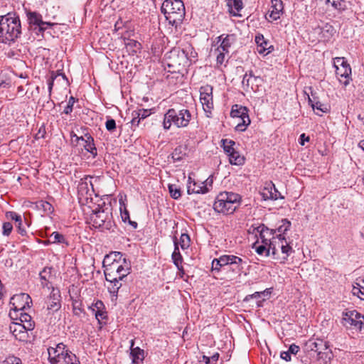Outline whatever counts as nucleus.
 <instances>
[{"mask_svg":"<svg viewBox=\"0 0 364 364\" xmlns=\"http://www.w3.org/2000/svg\"><path fill=\"white\" fill-rule=\"evenodd\" d=\"M21 21L16 13L0 16V43L10 45L21 36Z\"/></svg>","mask_w":364,"mask_h":364,"instance_id":"obj_1","label":"nucleus"},{"mask_svg":"<svg viewBox=\"0 0 364 364\" xmlns=\"http://www.w3.org/2000/svg\"><path fill=\"white\" fill-rule=\"evenodd\" d=\"M161 12L164 15L168 25L176 30L181 28L185 18V6L181 0H164L161 6Z\"/></svg>","mask_w":364,"mask_h":364,"instance_id":"obj_2","label":"nucleus"},{"mask_svg":"<svg viewBox=\"0 0 364 364\" xmlns=\"http://www.w3.org/2000/svg\"><path fill=\"white\" fill-rule=\"evenodd\" d=\"M242 197L237 193L228 191L221 192L215 200L213 209L218 213L231 215L240 205Z\"/></svg>","mask_w":364,"mask_h":364,"instance_id":"obj_3","label":"nucleus"},{"mask_svg":"<svg viewBox=\"0 0 364 364\" xmlns=\"http://www.w3.org/2000/svg\"><path fill=\"white\" fill-rule=\"evenodd\" d=\"M115 48L119 49L123 48H139L140 44L134 40L131 39L134 35V30L132 29L129 20L124 22L122 21L121 16L115 22Z\"/></svg>","mask_w":364,"mask_h":364,"instance_id":"obj_4","label":"nucleus"},{"mask_svg":"<svg viewBox=\"0 0 364 364\" xmlns=\"http://www.w3.org/2000/svg\"><path fill=\"white\" fill-rule=\"evenodd\" d=\"M192 116L187 109L176 110L173 108L168 109L164 115L163 127L168 130L173 124L178 128L187 127L191 120Z\"/></svg>","mask_w":364,"mask_h":364,"instance_id":"obj_5","label":"nucleus"},{"mask_svg":"<svg viewBox=\"0 0 364 364\" xmlns=\"http://www.w3.org/2000/svg\"><path fill=\"white\" fill-rule=\"evenodd\" d=\"M102 200V202L98 205L99 210L95 212L92 219L96 225L104 226L107 229H110L114 223L112 196H107Z\"/></svg>","mask_w":364,"mask_h":364,"instance_id":"obj_6","label":"nucleus"},{"mask_svg":"<svg viewBox=\"0 0 364 364\" xmlns=\"http://www.w3.org/2000/svg\"><path fill=\"white\" fill-rule=\"evenodd\" d=\"M341 323L347 329L360 331L364 329V315L356 310L346 309L342 312Z\"/></svg>","mask_w":364,"mask_h":364,"instance_id":"obj_7","label":"nucleus"},{"mask_svg":"<svg viewBox=\"0 0 364 364\" xmlns=\"http://www.w3.org/2000/svg\"><path fill=\"white\" fill-rule=\"evenodd\" d=\"M10 304H11L13 307L9 312V316L11 319H17L18 311H23L25 309L31 307L32 299L31 296L26 293L15 294L11 298Z\"/></svg>","mask_w":364,"mask_h":364,"instance_id":"obj_8","label":"nucleus"},{"mask_svg":"<svg viewBox=\"0 0 364 364\" xmlns=\"http://www.w3.org/2000/svg\"><path fill=\"white\" fill-rule=\"evenodd\" d=\"M249 109L240 105H233L230 111V116L232 118L239 119L235 129L239 132H244L246 130L247 126L250 124L251 121L248 114Z\"/></svg>","mask_w":364,"mask_h":364,"instance_id":"obj_9","label":"nucleus"},{"mask_svg":"<svg viewBox=\"0 0 364 364\" xmlns=\"http://www.w3.org/2000/svg\"><path fill=\"white\" fill-rule=\"evenodd\" d=\"M167 65L169 68L180 70L181 68H183L188 65V57H186L184 51L180 48H174L166 54Z\"/></svg>","mask_w":364,"mask_h":364,"instance_id":"obj_10","label":"nucleus"},{"mask_svg":"<svg viewBox=\"0 0 364 364\" xmlns=\"http://www.w3.org/2000/svg\"><path fill=\"white\" fill-rule=\"evenodd\" d=\"M221 266H230L233 272L240 274L247 264L246 257H240L233 255H223L218 258Z\"/></svg>","mask_w":364,"mask_h":364,"instance_id":"obj_11","label":"nucleus"},{"mask_svg":"<svg viewBox=\"0 0 364 364\" xmlns=\"http://www.w3.org/2000/svg\"><path fill=\"white\" fill-rule=\"evenodd\" d=\"M92 177L86 176L82 178L77 186V196L80 203L85 204L88 200H92V193L94 192L92 183Z\"/></svg>","mask_w":364,"mask_h":364,"instance_id":"obj_12","label":"nucleus"},{"mask_svg":"<svg viewBox=\"0 0 364 364\" xmlns=\"http://www.w3.org/2000/svg\"><path fill=\"white\" fill-rule=\"evenodd\" d=\"M200 101L208 117H210L213 109V87L210 85L201 86L200 88Z\"/></svg>","mask_w":364,"mask_h":364,"instance_id":"obj_13","label":"nucleus"},{"mask_svg":"<svg viewBox=\"0 0 364 364\" xmlns=\"http://www.w3.org/2000/svg\"><path fill=\"white\" fill-rule=\"evenodd\" d=\"M70 137L73 145H81L87 152H90L94 156L97 155V149L94 144V139L90 134H86L84 136H78L76 134L72 132L70 133Z\"/></svg>","mask_w":364,"mask_h":364,"instance_id":"obj_14","label":"nucleus"},{"mask_svg":"<svg viewBox=\"0 0 364 364\" xmlns=\"http://www.w3.org/2000/svg\"><path fill=\"white\" fill-rule=\"evenodd\" d=\"M250 230L252 233L256 235L259 234V237L262 240V242L265 245L269 244V242L272 240V238L274 237V234L276 233V230L268 228L264 224H260L258 226L252 225L250 227Z\"/></svg>","mask_w":364,"mask_h":364,"instance_id":"obj_15","label":"nucleus"},{"mask_svg":"<svg viewBox=\"0 0 364 364\" xmlns=\"http://www.w3.org/2000/svg\"><path fill=\"white\" fill-rule=\"evenodd\" d=\"M88 309L95 314L99 324H105L107 321V312L105 310L104 303L100 300L94 301L88 306Z\"/></svg>","mask_w":364,"mask_h":364,"instance_id":"obj_16","label":"nucleus"},{"mask_svg":"<svg viewBox=\"0 0 364 364\" xmlns=\"http://www.w3.org/2000/svg\"><path fill=\"white\" fill-rule=\"evenodd\" d=\"M118 197L119 203V212L122 220L124 223L127 222L134 229H136L138 227V223L135 221L131 220L129 218V212L127 208V196L120 193Z\"/></svg>","mask_w":364,"mask_h":364,"instance_id":"obj_17","label":"nucleus"},{"mask_svg":"<svg viewBox=\"0 0 364 364\" xmlns=\"http://www.w3.org/2000/svg\"><path fill=\"white\" fill-rule=\"evenodd\" d=\"M120 260L123 261V264L117 267V272L119 274V279L122 280L129 274L130 262L123 257V255L120 252L115 251V262L118 263Z\"/></svg>","mask_w":364,"mask_h":364,"instance_id":"obj_18","label":"nucleus"},{"mask_svg":"<svg viewBox=\"0 0 364 364\" xmlns=\"http://www.w3.org/2000/svg\"><path fill=\"white\" fill-rule=\"evenodd\" d=\"M10 331L16 339L23 341H26L28 337V331L26 327L21 325V323L13 322L9 326Z\"/></svg>","mask_w":364,"mask_h":364,"instance_id":"obj_19","label":"nucleus"},{"mask_svg":"<svg viewBox=\"0 0 364 364\" xmlns=\"http://www.w3.org/2000/svg\"><path fill=\"white\" fill-rule=\"evenodd\" d=\"M255 42L257 45V52L259 54L266 55L274 50V46L269 45V43L261 34L256 36Z\"/></svg>","mask_w":364,"mask_h":364,"instance_id":"obj_20","label":"nucleus"},{"mask_svg":"<svg viewBox=\"0 0 364 364\" xmlns=\"http://www.w3.org/2000/svg\"><path fill=\"white\" fill-rule=\"evenodd\" d=\"M209 191L208 188L205 186L197 185L196 181L192 179L191 176L188 178V184H187V193L191 195L193 193H201L205 194Z\"/></svg>","mask_w":364,"mask_h":364,"instance_id":"obj_21","label":"nucleus"},{"mask_svg":"<svg viewBox=\"0 0 364 364\" xmlns=\"http://www.w3.org/2000/svg\"><path fill=\"white\" fill-rule=\"evenodd\" d=\"M283 9V3L281 0H272L269 10V17L274 21L279 19L282 14Z\"/></svg>","mask_w":364,"mask_h":364,"instance_id":"obj_22","label":"nucleus"},{"mask_svg":"<svg viewBox=\"0 0 364 364\" xmlns=\"http://www.w3.org/2000/svg\"><path fill=\"white\" fill-rule=\"evenodd\" d=\"M336 74L340 82H342L341 78H344L345 81L343 84L347 85L349 83L351 75V68L350 65L348 63L341 67H336Z\"/></svg>","mask_w":364,"mask_h":364,"instance_id":"obj_23","label":"nucleus"},{"mask_svg":"<svg viewBox=\"0 0 364 364\" xmlns=\"http://www.w3.org/2000/svg\"><path fill=\"white\" fill-rule=\"evenodd\" d=\"M236 37L234 34H223L218 37V42L221 41L220 48L225 53H229L231 46L235 42Z\"/></svg>","mask_w":364,"mask_h":364,"instance_id":"obj_24","label":"nucleus"},{"mask_svg":"<svg viewBox=\"0 0 364 364\" xmlns=\"http://www.w3.org/2000/svg\"><path fill=\"white\" fill-rule=\"evenodd\" d=\"M130 355L132 359V364H139L144 359V350L139 347H134V341H131Z\"/></svg>","mask_w":364,"mask_h":364,"instance_id":"obj_25","label":"nucleus"},{"mask_svg":"<svg viewBox=\"0 0 364 364\" xmlns=\"http://www.w3.org/2000/svg\"><path fill=\"white\" fill-rule=\"evenodd\" d=\"M261 194L265 200L269 199L277 200L279 198H282L281 193L276 189L274 184H270L269 187H265Z\"/></svg>","mask_w":364,"mask_h":364,"instance_id":"obj_26","label":"nucleus"},{"mask_svg":"<svg viewBox=\"0 0 364 364\" xmlns=\"http://www.w3.org/2000/svg\"><path fill=\"white\" fill-rule=\"evenodd\" d=\"M309 347L311 350L316 352L318 355H321L322 353H324L323 350H326L329 348V344L328 341H325L322 339H316L315 341L310 342Z\"/></svg>","mask_w":364,"mask_h":364,"instance_id":"obj_27","label":"nucleus"},{"mask_svg":"<svg viewBox=\"0 0 364 364\" xmlns=\"http://www.w3.org/2000/svg\"><path fill=\"white\" fill-rule=\"evenodd\" d=\"M283 240H286L284 236L281 234L277 235L276 237H273L272 240L269 242V250L272 252V255L274 259L277 258V255L280 248L279 244H282Z\"/></svg>","mask_w":364,"mask_h":364,"instance_id":"obj_28","label":"nucleus"},{"mask_svg":"<svg viewBox=\"0 0 364 364\" xmlns=\"http://www.w3.org/2000/svg\"><path fill=\"white\" fill-rule=\"evenodd\" d=\"M16 320H18V323H21V325L24 326L27 330L32 331L35 327V323L28 314L20 311Z\"/></svg>","mask_w":364,"mask_h":364,"instance_id":"obj_29","label":"nucleus"},{"mask_svg":"<svg viewBox=\"0 0 364 364\" xmlns=\"http://www.w3.org/2000/svg\"><path fill=\"white\" fill-rule=\"evenodd\" d=\"M309 103L315 112V113L318 115H321L320 112L321 113H326L328 111V107L326 105L321 103V102L316 100L314 97L311 99L309 97Z\"/></svg>","mask_w":364,"mask_h":364,"instance_id":"obj_30","label":"nucleus"},{"mask_svg":"<svg viewBox=\"0 0 364 364\" xmlns=\"http://www.w3.org/2000/svg\"><path fill=\"white\" fill-rule=\"evenodd\" d=\"M173 243H174V250L172 253L171 257H172V259H173L174 264L180 270L181 268H182L183 257L179 251L178 244L176 237L174 238Z\"/></svg>","mask_w":364,"mask_h":364,"instance_id":"obj_31","label":"nucleus"},{"mask_svg":"<svg viewBox=\"0 0 364 364\" xmlns=\"http://www.w3.org/2000/svg\"><path fill=\"white\" fill-rule=\"evenodd\" d=\"M58 362L63 364H80L78 358L69 350H65V353L61 355V358L58 360Z\"/></svg>","mask_w":364,"mask_h":364,"instance_id":"obj_32","label":"nucleus"},{"mask_svg":"<svg viewBox=\"0 0 364 364\" xmlns=\"http://www.w3.org/2000/svg\"><path fill=\"white\" fill-rule=\"evenodd\" d=\"M53 268L50 267H46L39 273V277L43 287H48V284L50 279L52 277Z\"/></svg>","mask_w":364,"mask_h":364,"instance_id":"obj_33","label":"nucleus"},{"mask_svg":"<svg viewBox=\"0 0 364 364\" xmlns=\"http://www.w3.org/2000/svg\"><path fill=\"white\" fill-rule=\"evenodd\" d=\"M27 17H28V23L31 26H36L38 28L39 26L40 23H42L43 25L45 24V23H43V21L42 19V16L36 11L27 12ZM37 28H35V30Z\"/></svg>","mask_w":364,"mask_h":364,"instance_id":"obj_34","label":"nucleus"},{"mask_svg":"<svg viewBox=\"0 0 364 364\" xmlns=\"http://www.w3.org/2000/svg\"><path fill=\"white\" fill-rule=\"evenodd\" d=\"M228 6L232 16H240L238 12L243 8L242 0H228Z\"/></svg>","mask_w":364,"mask_h":364,"instance_id":"obj_35","label":"nucleus"},{"mask_svg":"<svg viewBox=\"0 0 364 364\" xmlns=\"http://www.w3.org/2000/svg\"><path fill=\"white\" fill-rule=\"evenodd\" d=\"M187 154L186 146H178L172 152L171 158L173 161H181Z\"/></svg>","mask_w":364,"mask_h":364,"instance_id":"obj_36","label":"nucleus"},{"mask_svg":"<svg viewBox=\"0 0 364 364\" xmlns=\"http://www.w3.org/2000/svg\"><path fill=\"white\" fill-rule=\"evenodd\" d=\"M105 279L107 282V288L111 294H114V274L112 267H106L104 269Z\"/></svg>","mask_w":364,"mask_h":364,"instance_id":"obj_37","label":"nucleus"},{"mask_svg":"<svg viewBox=\"0 0 364 364\" xmlns=\"http://www.w3.org/2000/svg\"><path fill=\"white\" fill-rule=\"evenodd\" d=\"M351 292L353 296H356L360 299L364 301V285L360 283V281L358 279L353 286Z\"/></svg>","mask_w":364,"mask_h":364,"instance_id":"obj_38","label":"nucleus"},{"mask_svg":"<svg viewBox=\"0 0 364 364\" xmlns=\"http://www.w3.org/2000/svg\"><path fill=\"white\" fill-rule=\"evenodd\" d=\"M48 360L50 364H58V360H60L61 355L63 354V353L59 354L58 350L53 347H49L48 348Z\"/></svg>","mask_w":364,"mask_h":364,"instance_id":"obj_39","label":"nucleus"},{"mask_svg":"<svg viewBox=\"0 0 364 364\" xmlns=\"http://www.w3.org/2000/svg\"><path fill=\"white\" fill-rule=\"evenodd\" d=\"M150 114L148 109H139L135 114H133V118L131 121L132 125H139L140 119H145Z\"/></svg>","mask_w":364,"mask_h":364,"instance_id":"obj_40","label":"nucleus"},{"mask_svg":"<svg viewBox=\"0 0 364 364\" xmlns=\"http://www.w3.org/2000/svg\"><path fill=\"white\" fill-rule=\"evenodd\" d=\"M228 156L231 164L242 165L245 161V158L235 150L232 153L230 154Z\"/></svg>","mask_w":364,"mask_h":364,"instance_id":"obj_41","label":"nucleus"},{"mask_svg":"<svg viewBox=\"0 0 364 364\" xmlns=\"http://www.w3.org/2000/svg\"><path fill=\"white\" fill-rule=\"evenodd\" d=\"M279 247L280 248L282 253L284 255L283 257V259L284 260L287 259L292 252H294L292 247L289 245L287 240H283L282 244H279Z\"/></svg>","mask_w":364,"mask_h":364,"instance_id":"obj_42","label":"nucleus"},{"mask_svg":"<svg viewBox=\"0 0 364 364\" xmlns=\"http://www.w3.org/2000/svg\"><path fill=\"white\" fill-rule=\"evenodd\" d=\"M252 77H254L255 80L257 79V77H255L253 75L252 71H250L249 73H246L243 75L242 80V87L243 90L246 92H247L250 89Z\"/></svg>","mask_w":364,"mask_h":364,"instance_id":"obj_43","label":"nucleus"},{"mask_svg":"<svg viewBox=\"0 0 364 364\" xmlns=\"http://www.w3.org/2000/svg\"><path fill=\"white\" fill-rule=\"evenodd\" d=\"M181 49L184 51L185 54H186V57H188V63L191 62L197 57V53L194 50L191 44H186Z\"/></svg>","mask_w":364,"mask_h":364,"instance_id":"obj_44","label":"nucleus"},{"mask_svg":"<svg viewBox=\"0 0 364 364\" xmlns=\"http://www.w3.org/2000/svg\"><path fill=\"white\" fill-rule=\"evenodd\" d=\"M290 227L291 222L287 219H283L282 220V224L274 230H276V232H278L279 234H281L282 236H284L286 232L289 230Z\"/></svg>","mask_w":364,"mask_h":364,"instance_id":"obj_45","label":"nucleus"},{"mask_svg":"<svg viewBox=\"0 0 364 364\" xmlns=\"http://www.w3.org/2000/svg\"><path fill=\"white\" fill-rule=\"evenodd\" d=\"M332 6L339 11H343L347 9V2L346 0H331Z\"/></svg>","mask_w":364,"mask_h":364,"instance_id":"obj_46","label":"nucleus"},{"mask_svg":"<svg viewBox=\"0 0 364 364\" xmlns=\"http://www.w3.org/2000/svg\"><path fill=\"white\" fill-rule=\"evenodd\" d=\"M168 191L171 196L173 199H178L181 196V192L180 188L178 187L176 184H169L168 185Z\"/></svg>","mask_w":364,"mask_h":364,"instance_id":"obj_47","label":"nucleus"},{"mask_svg":"<svg viewBox=\"0 0 364 364\" xmlns=\"http://www.w3.org/2000/svg\"><path fill=\"white\" fill-rule=\"evenodd\" d=\"M223 149L225 152L229 155L232 153L235 149L233 148V146L235 144V142L232 140L228 139H223L222 140Z\"/></svg>","mask_w":364,"mask_h":364,"instance_id":"obj_48","label":"nucleus"},{"mask_svg":"<svg viewBox=\"0 0 364 364\" xmlns=\"http://www.w3.org/2000/svg\"><path fill=\"white\" fill-rule=\"evenodd\" d=\"M49 241L53 243H65V238L63 235L58 232H53L50 235Z\"/></svg>","mask_w":364,"mask_h":364,"instance_id":"obj_49","label":"nucleus"},{"mask_svg":"<svg viewBox=\"0 0 364 364\" xmlns=\"http://www.w3.org/2000/svg\"><path fill=\"white\" fill-rule=\"evenodd\" d=\"M190 237L186 233L181 234L180 237L179 242H178V244L180 245L181 249L186 250L190 246Z\"/></svg>","mask_w":364,"mask_h":364,"instance_id":"obj_50","label":"nucleus"},{"mask_svg":"<svg viewBox=\"0 0 364 364\" xmlns=\"http://www.w3.org/2000/svg\"><path fill=\"white\" fill-rule=\"evenodd\" d=\"M73 310L75 315L79 316L84 311L82 309V303L81 301L77 299H73L72 302Z\"/></svg>","mask_w":364,"mask_h":364,"instance_id":"obj_51","label":"nucleus"},{"mask_svg":"<svg viewBox=\"0 0 364 364\" xmlns=\"http://www.w3.org/2000/svg\"><path fill=\"white\" fill-rule=\"evenodd\" d=\"M256 252L258 255H263L265 253L267 256L272 255V252L269 250V245L263 244L256 248Z\"/></svg>","mask_w":364,"mask_h":364,"instance_id":"obj_52","label":"nucleus"},{"mask_svg":"<svg viewBox=\"0 0 364 364\" xmlns=\"http://www.w3.org/2000/svg\"><path fill=\"white\" fill-rule=\"evenodd\" d=\"M60 308V304L55 299H50L48 301V310L56 311Z\"/></svg>","mask_w":364,"mask_h":364,"instance_id":"obj_53","label":"nucleus"},{"mask_svg":"<svg viewBox=\"0 0 364 364\" xmlns=\"http://www.w3.org/2000/svg\"><path fill=\"white\" fill-rule=\"evenodd\" d=\"M75 98L73 96L70 97L67 106L65 107L63 112L65 114H69L73 112V105L75 102Z\"/></svg>","mask_w":364,"mask_h":364,"instance_id":"obj_54","label":"nucleus"},{"mask_svg":"<svg viewBox=\"0 0 364 364\" xmlns=\"http://www.w3.org/2000/svg\"><path fill=\"white\" fill-rule=\"evenodd\" d=\"M6 217L8 219L14 220L16 223L21 222V220L22 219V217L18 213L14 212V211H8L6 213Z\"/></svg>","mask_w":364,"mask_h":364,"instance_id":"obj_55","label":"nucleus"},{"mask_svg":"<svg viewBox=\"0 0 364 364\" xmlns=\"http://www.w3.org/2000/svg\"><path fill=\"white\" fill-rule=\"evenodd\" d=\"M2 229V234L5 236H9L13 230V225L11 223L6 222L3 223Z\"/></svg>","mask_w":364,"mask_h":364,"instance_id":"obj_56","label":"nucleus"},{"mask_svg":"<svg viewBox=\"0 0 364 364\" xmlns=\"http://www.w3.org/2000/svg\"><path fill=\"white\" fill-rule=\"evenodd\" d=\"M112 252H111L109 255H107L103 260V267L105 269L106 267H112V264L114 263V259H112L111 255Z\"/></svg>","mask_w":364,"mask_h":364,"instance_id":"obj_57","label":"nucleus"},{"mask_svg":"<svg viewBox=\"0 0 364 364\" xmlns=\"http://www.w3.org/2000/svg\"><path fill=\"white\" fill-rule=\"evenodd\" d=\"M348 64V62L344 58L337 57L333 58V65L336 69V67H341L342 65Z\"/></svg>","mask_w":364,"mask_h":364,"instance_id":"obj_58","label":"nucleus"},{"mask_svg":"<svg viewBox=\"0 0 364 364\" xmlns=\"http://www.w3.org/2000/svg\"><path fill=\"white\" fill-rule=\"evenodd\" d=\"M43 23H45V24L43 25L42 23H40L39 26L38 27V31L39 33L44 32L46 30H47L49 28H51L55 24V23L46 22V21H43Z\"/></svg>","mask_w":364,"mask_h":364,"instance_id":"obj_59","label":"nucleus"},{"mask_svg":"<svg viewBox=\"0 0 364 364\" xmlns=\"http://www.w3.org/2000/svg\"><path fill=\"white\" fill-rule=\"evenodd\" d=\"M262 298V296H260V294H259V291H256L252 294H249V295H247L245 299H243V301L244 302H248L250 301L251 299H255L257 300H259L260 299Z\"/></svg>","mask_w":364,"mask_h":364,"instance_id":"obj_60","label":"nucleus"},{"mask_svg":"<svg viewBox=\"0 0 364 364\" xmlns=\"http://www.w3.org/2000/svg\"><path fill=\"white\" fill-rule=\"evenodd\" d=\"M222 267L223 266H221L218 258L212 261V271L219 272Z\"/></svg>","mask_w":364,"mask_h":364,"instance_id":"obj_61","label":"nucleus"},{"mask_svg":"<svg viewBox=\"0 0 364 364\" xmlns=\"http://www.w3.org/2000/svg\"><path fill=\"white\" fill-rule=\"evenodd\" d=\"M16 227L18 228V232L19 234H21L23 236L26 235L27 232L25 227L23 225L22 219L21 220V222L16 223Z\"/></svg>","mask_w":364,"mask_h":364,"instance_id":"obj_62","label":"nucleus"},{"mask_svg":"<svg viewBox=\"0 0 364 364\" xmlns=\"http://www.w3.org/2000/svg\"><path fill=\"white\" fill-rule=\"evenodd\" d=\"M7 362L10 364H22L21 360L16 356H9L7 358Z\"/></svg>","mask_w":364,"mask_h":364,"instance_id":"obj_63","label":"nucleus"},{"mask_svg":"<svg viewBox=\"0 0 364 364\" xmlns=\"http://www.w3.org/2000/svg\"><path fill=\"white\" fill-rule=\"evenodd\" d=\"M272 289H273L272 288H267L266 289H264L262 291H259L260 296L264 297V299L269 298V296L272 292Z\"/></svg>","mask_w":364,"mask_h":364,"instance_id":"obj_64","label":"nucleus"}]
</instances>
